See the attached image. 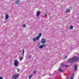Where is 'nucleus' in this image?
<instances>
[{"label": "nucleus", "mask_w": 79, "mask_h": 79, "mask_svg": "<svg viewBox=\"0 0 79 79\" xmlns=\"http://www.w3.org/2000/svg\"><path fill=\"white\" fill-rule=\"evenodd\" d=\"M24 50L23 49V51L22 52V55H24Z\"/></svg>", "instance_id": "15"}, {"label": "nucleus", "mask_w": 79, "mask_h": 79, "mask_svg": "<svg viewBox=\"0 0 79 79\" xmlns=\"http://www.w3.org/2000/svg\"><path fill=\"white\" fill-rule=\"evenodd\" d=\"M8 18H9V16L8 14H6L5 15V19H8Z\"/></svg>", "instance_id": "9"}, {"label": "nucleus", "mask_w": 79, "mask_h": 79, "mask_svg": "<svg viewBox=\"0 0 79 79\" xmlns=\"http://www.w3.org/2000/svg\"><path fill=\"white\" fill-rule=\"evenodd\" d=\"M61 65V66L63 67L64 66V64H62Z\"/></svg>", "instance_id": "22"}, {"label": "nucleus", "mask_w": 79, "mask_h": 79, "mask_svg": "<svg viewBox=\"0 0 79 79\" xmlns=\"http://www.w3.org/2000/svg\"><path fill=\"white\" fill-rule=\"evenodd\" d=\"M38 45H39V44H38Z\"/></svg>", "instance_id": "34"}, {"label": "nucleus", "mask_w": 79, "mask_h": 79, "mask_svg": "<svg viewBox=\"0 0 79 79\" xmlns=\"http://www.w3.org/2000/svg\"><path fill=\"white\" fill-rule=\"evenodd\" d=\"M73 77L72 76H71L70 77V79H73Z\"/></svg>", "instance_id": "26"}, {"label": "nucleus", "mask_w": 79, "mask_h": 79, "mask_svg": "<svg viewBox=\"0 0 79 79\" xmlns=\"http://www.w3.org/2000/svg\"><path fill=\"white\" fill-rule=\"evenodd\" d=\"M23 27H26V25L25 24H23Z\"/></svg>", "instance_id": "20"}, {"label": "nucleus", "mask_w": 79, "mask_h": 79, "mask_svg": "<svg viewBox=\"0 0 79 79\" xmlns=\"http://www.w3.org/2000/svg\"><path fill=\"white\" fill-rule=\"evenodd\" d=\"M78 58L79 57H77V56H74V57L72 58V59H73V60L75 61V62H77Z\"/></svg>", "instance_id": "2"}, {"label": "nucleus", "mask_w": 79, "mask_h": 79, "mask_svg": "<svg viewBox=\"0 0 79 79\" xmlns=\"http://www.w3.org/2000/svg\"><path fill=\"white\" fill-rule=\"evenodd\" d=\"M73 29V26H71L70 27V29Z\"/></svg>", "instance_id": "12"}, {"label": "nucleus", "mask_w": 79, "mask_h": 79, "mask_svg": "<svg viewBox=\"0 0 79 79\" xmlns=\"http://www.w3.org/2000/svg\"><path fill=\"white\" fill-rule=\"evenodd\" d=\"M28 58H32V56H31V55H30L28 56Z\"/></svg>", "instance_id": "19"}, {"label": "nucleus", "mask_w": 79, "mask_h": 79, "mask_svg": "<svg viewBox=\"0 0 79 79\" xmlns=\"http://www.w3.org/2000/svg\"><path fill=\"white\" fill-rule=\"evenodd\" d=\"M65 12L66 13H69V12H70V9H69V8L67 9Z\"/></svg>", "instance_id": "8"}, {"label": "nucleus", "mask_w": 79, "mask_h": 79, "mask_svg": "<svg viewBox=\"0 0 79 79\" xmlns=\"http://www.w3.org/2000/svg\"><path fill=\"white\" fill-rule=\"evenodd\" d=\"M17 69V70L18 72H19V71L20 70H19V69Z\"/></svg>", "instance_id": "27"}, {"label": "nucleus", "mask_w": 79, "mask_h": 79, "mask_svg": "<svg viewBox=\"0 0 79 79\" xmlns=\"http://www.w3.org/2000/svg\"><path fill=\"white\" fill-rule=\"evenodd\" d=\"M43 47H45V44H43Z\"/></svg>", "instance_id": "24"}, {"label": "nucleus", "mask_w": 79, "mask_h": 79, "mask_svg": "<svg viewBox=\"0 0 79 79\" xmlns=\"http://www.w3.org/2000/svg\"><path fill=\"white\" fill-rule=\"evenodd\" d=\"M42 36V34L41 33H39L38 34V37H41V36Z\"/></svg>", "instance_id": "14"}, {"label": "nucleus", "mask_w": 79, "mask_h": 79, "mask_svg": "<svg viewBox=\"0 0 79 79\" xmlns=\"http://www.w3.org/2000/svg\"><path fill=\"white\" fill-rule=\"evenodd\" d=\"M62 70H63V69L61 68H60L59 69V71H62Z\"/></svg>", "instance_id": "18"}, {"label": "nucleus", "mask_w": 79, "mask_h": 79, "mask_svg": "<svg viewBox=\"0 0 79 79\" xmlns=\"http://www.w3.org/2000/svg\"><path fill=\"white\" fill-rule=\"evenodd\" d=\"M3 78L2 77H0V79H3Z\"/></svg>", "instance_id": "23"}, {"label": "nucleus", "mask_w": 79, "mask_h": 79, "mask_svg": "<svg viewBox=\"0 0 79 79\" xmlns=\"http://www.w3.org/2000/svg\"><path fill=\"white\" fill-rule=\"evenodd\" d=\"M39 39H40V37H39V36H37L36 37V40H39Z\"/></svg>", "instance_id": "11"}, {"label": "nucleus", "mask_w": 79, "mask_h": 79, "mask_svg": "<svg viewBox=\"0 0 79 79\" xmlns=\"http://www.w3.org/2000/svg\"><path fill=\"white\" fill-rule=\"evenodd\" d=\"M44 15H45L46 17H47V15H46V14H44Z\"/></svg>", "instance_id": "30"}, {"label": "nucleus", "mask_w": 79, "mask_h": 79, "mask_svg": "<svg viewBox=\"0 0 79 79\" xmlns=\"http://www.w3.org/2000/svg\"><path fill=\"white\" fill-rule=\"evenodd\" d=\"M64 58H65V59H66V58H67V56H65V57H64Z\"/></svg>", "instance_id": "29"}, {"label": "nucleus", "mask_w": 79, "mask_h": 79, "mask_svg": "<svg viewBox=\"0 0 79 79\" xmlns=\"http://www.w3.org/2000/svg\"><path fill=\"white\" fill-rule=\"evenodd\" d=\"M64 66L65 67H67L68 66V65H64Z\"/></svg>", "instance_id": "28"}, {"label": "nucleus", "mask_w": 79, "mask_h": 79, "mask_svg": "<svg viewBox=\"0 0 79 79\" xmlns=\"http://www.w3.org/2000/svg\"><path fill=\"white\" fill-rule=\"evenodd\" d=\"M36 40V38H34L33 39V42H35V41Z\"/></svg>", "instance_id": "16"}, {"label": "nucleus", "mask_w": 79, "mask_h": 79, "mask_svg": "<svg viewBox=\"0 0 79 79\" xmlns=\"http://www.w3.org/2000/svg\"><path fill=\"white\" fill-rule=\"evenodd\" d=\"M74 69L75 70V71H76V70L77 69V65H74Z\"/></svg>", "instance_id": "7"}, {"label": "nucleus", "mask_w": 79, "mask_h": 79, "mask_svg": "<svg viewBox=\"0 0 79 79\" xmlns=\"http://www.w3.org/2000/svg\"><path fill=\"white\" fill-rule=\"evenodd\" d=\"M71 76L73 77V74H71Z\"/></svg>", "instance_id": "32"}, {"label": "nucleus", "mask_w": 79, "mask_h": 79, "mask_svg": "<svg viewBox=\"0 0 79 79\" xmlns=\"http://www.w3.org/2000/svg\"><path fill=\"white\" fill-rule=\"evenodd\" d=\"M14 79H17V78H14Z\"/></svg>", "instance_id": "33"}, {"label": "nucleus", "mask_w": 79, "mask_h": 79, "mask_svg": "<svg viewBox=\"0 0 79 79\" xmlns=\"http://www.w3.org/2000/svg\"><path fill=\"white\" fill-rule=\"evenodd\" d=\"M14 64L15 66L16 67V66H18L19 65V62L18 60H15L14 61Z\"/></svg>", "instance_id": "1"}, {"label": "nucleus", "mask_w": 79, "mask_h": 79, "mask_svg": "<svg viewBox=\"0 0 79 79\" xmlns=\"http://www.w3.org/2000/svg\"><path fill=\"white\" fill-rule=\"evenodd\" d=\"M19 3H20L19 1H17L15 2V4H16V5H19Z\"/></svg>", "instance_id": "10"}, {"label": "nucleus", "mask_w": 79, "mask_h": 79, "mask_svg": "<svg viewBox=\"0 0 79 79\" xmlns=\"http://www.w3.org/2000/svg\"><path fill=\"white\" fill-rule=\"evenodd\" d=\"M31 77H32V76H29V79H31Z\"/></svg>", "instance_id": "25"}, {"label": "nucleus", "mask_w": 79, "mask_h": 79, "mask_svg": "<svg viewBox=\"0 0 79 79\" xmlns=\"http://www.w3.org/2000/svg\"><path fill=\"white\" fill-rule=\"evenodd\" d=\"M36 71L35 70L33 72V73H34V74H35Z\"/></svg>", "instance_id": "21"}, {"label": "nucleus", "mask_w": 79, "mask_h": 79, "mask_svg": "<svg viewBox=\"0 0 79 79\" xmlns=\"http://www.w3.org/2000/svg\"><path fill=\"white\" fill-rule=\"evenodd\" d=\"M69 63H74V61L73 59H70L69 60Z\"/></svg>", "instance_id": "5"}, {"label": "nucleus", "mask_w": 79, "mask_h": 79, "mask_svg": "<svg viewBox=\"0 0 79 79\" xmlns=\"http://www.w3.org/2000/svg\"><path fill=\"white\" fill-rule=\"evenodd\" d=\"M23 57H21L20 58V61H21V60H23Z\"/></svg>", "instance_id": "17"}, {"label": "nucleus", "mask_w": 79, "mask_h": 79, "mask_svg": "<svg viewBox=\"0 0 79 79\" xmlns=\"http://www.w3.org/2000/svg\"><path fill=\"white\" fill-rule=\"evenodd\" d=\"M70 8H71V9H72V6H70Z\"/></svg>", "instance_id": "31"}, {"label": "nucleus", "mask_w": 79, "mask_h": 79, "mask_svg": "<svg viewBox=\"0 0 79 79\" xmlns=\"http://www.w3.org/2000/svg\"><path fill=\"white\" fill-rule=\"evenodd\" d=\"M19 74H15L14 75L12 76V77L13 78H18L19 77Z\"/></svg>", "instance_id": "3"}, {"label": "nucleus", "mask_w": 79, "mask_h": 79, "mask_svg": "<svg viewBox=\"0 0 79 79\" xmlns=\"http://www.w3.org/2000/svg\"><path fill=\"white\" fill-rule=\"evenodd\" d=\"M43 46L42 45H41L40 46L39 48H43Z\"/></svg>", "instance_id": "13"}, {"label": "nucleus", "mask_w": 79, "mask_h": 79, "mask_svg": "<svg viewBox=\"0 0 79 79\" xmlns=\"http://www.w3.org/2000/svg\"><path fill=\"white\" fill-rule=\"evenodd\" d=\"M41 43H42V44H44V43H45V39H42L41 41Z\"/></svg>", "instance_id": "6"}, {"label": "nucleus", "mask_w": 79, "mask_h": 79, "mask_svg": "<svg viewBox=\"0 0 79 79\" xmlns=\"http://www.w3.org/2000/svg\"><path fill=\"white\" fill-rule=\"evenodd\" d=\"M40 11H38L37 12L36 14V17H39V16H40Z\"/></svg>", "instance_id": "4"}]
</instances>
